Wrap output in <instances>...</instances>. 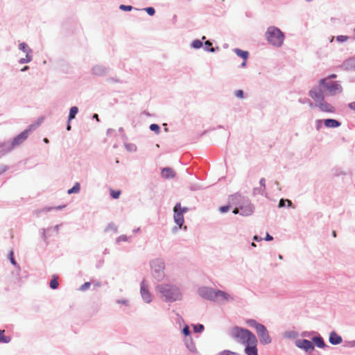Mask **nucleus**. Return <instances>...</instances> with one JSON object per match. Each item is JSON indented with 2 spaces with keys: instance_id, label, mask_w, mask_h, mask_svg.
Listing matches in <instances>:
<instances>
[{
  "instance_id": "60",
  "label": "nucleus",
  "mask_w": 355,
  "mask_h": 355,
  "mask_svg": "<svg viewBox=\"0 0 355 355\" xmlns=\"http://www.w3.org/2000/svg\"><path fill=\"white\" fill-rule=\"evenodd\" d=\"M7 169H8V167L6 166H4V165L0 166V174L5 172L6 171H7Z\"/></svg>"
},
{
  "instance_id": "20",
  "label": "nucleus",
  "mask_w": 355,
  "mask_h": 355,
  "mask_svg": "<svg viewBox=\"0 0 355 355\" xmlns=\"http://www.w3.org/2000/svg\"><path fill=\"white\" fill-rule=\"evenodd\" d=\"M329 341L331 345H336L342 343L343 338L336 331H331L329 334Z\"/></svg>"
},
{
  "instance_id": "56",
  "label": "nucleus",
  "mask_w": 355,
  "mask_h": 355,
  "mask_svg": "<svg viewBox=\"0 0 355 355\" xmlns=\"http://www.w3.org/2000/svg\"><path fill=\"white\" fill-rule=\"evenodd\" d=\"M346 346L349 347H355V340H351V341H347Z\"/></svg>"
},
{
  "instance_id": "47",
  "label": "nucleus",
  "mask_w": 355,
  "mask_h": 355,
  "mask_svg": "<svg viewBox=\"0 0 355 355\" xmlns=\"http://www.w3.org/2000/svg\"><path fill=\"white\" fill-rule=\"evenodd\" d=\"M219 355H239L238 353L232 352L230 350H223Z\"/></svg>"
},
{
  "instance_id": "11",
  "label": "nucleus",
  "mask_w": 355,
  "mask_h": 355,
  "mask_svg": "<svg viewBox=\"0 0 355 355\" xmlns=\"http://www.w3.org/2000/svg\"><path fill=\"white\" fill-rule=\"evenodd\" d=\"M297 347L303 349L306 353L311 354L315 349L311 341L306 339H297L295 341Z\"/></svg>"
},
{
  "instance_id": "2",
  "label": "nucleus",
  "mask_w": 355,
  "mask_h": 355,
  "mask_svg": "<svg viewBox=\"0 0 355 355\" xmlns=\"http://www.w3.org/2000/svg\"><path fill=\"white\" fill-rule=\"evenodd\" d=\"M319 89L322 96L329 97L334 96L343 92V89L340 82L329 80L328 78H322L318 82V85L313 87L310 90Z\"/></svg>"
},
{
  "instance_id": "46",
  "label": "nucleus",
  "mask_w": 355,
  "mask_h": 355,
  "mask_svg": "<svg viewBox=\"0 0 355 355\" xmlns=\"http://www.w3.org/2000/svg\"><path fill=\"white\" fill-rule=\"evenodd\" d=\"M121 194V191H114V190H111V193H110V195L111 196L114 198V199H117L119 198V196Z\"/></svg>"
},
{
  "instance_id": "28",
  "label": "nucleus",
  "mask_w": 355,
  "mask_h": 355,
  "mask_svg": "<svg viewBox=\"0 0 355 355\" xmlns=\"http://www.w3.org/2000/svg\"><path fill=\"white\" fill-rule=\"evenodd\" d=\"M299 336L298 332L295 331H287L284 333V336L289 339H295Z\"/></svg>"
},
{
  "instance_id": "53",
  "label": "nucleus",
  "mask_w": 355,
  "mask_h": 355,
  "mask_svg": "<svg viewBox=\"0 0 355 355\" xmlns=\"http://www.w3.org/2000/svg\"><path fill=\"white\" fill-rule=\"evenodd\" d=\"M286 206V199L282 198L280 199L278 205L279 208H282Z\"/></svg>"
},
{
  "instance_id": "62",
  "label": "nucleus",
  "mask_w": 355,
  "mask_h": 355,
  "mask_svg": "<svg viewBox=\"0 0 355 355\" xmlns=\"http://www.w3.org/2000/svg\"><path fill=\"white\" fill-rule=\"evenodd\" d=\"M188 211H189V208H188V207H182L180 206V211H181V213H182L183 215H184V213L187 212Z\"/></svg>"
},
{
  "instance_id": "4",
  "label": "nucleus",
  "mask_w": 355,
  "mask_h": 355,
  "mask_svg": "<svg viewBox=\"0 0 355 355\" xmlns=\"http://www.w3.org/2000/svg\"><path fill=\"white\" fill-rule=\"evenodd\" d=\"M265 36L268 43L274 46L280 47L284 43V34L276 26H269Z\"/></svg>"
},
{
  "instance_id": "34",
  "label": "nucleus",
  "mask_w": 355,
  "mask_h": 355,
  "mask_svg": "<svg viewBox=\"0 0 355 355\" xmlns=\"http://www.w3.org/2000/svg\"><path fill=\"white\" fill-rule=\"evenodd\" d=\"M105 231V232L112 231L114 233H116L118 232V227L114 223H110L107 225V226L106 227Z\"/></svg>"
},
{
  "instance_id": "26",
  "label": "nucleus",
  "mask_w": 355,
  "mask_h": 355,
  "mask_svg": "<svg viewBox=\"0 0 355 355\" xmlns=\"http://www.w3.org/2000/svg\"><path fill=\"white\" fill-rule=\"evenodd\" d=\"M247 324L250 327L254 328L256 331L259 329H260L262 327V325H263L262 324H260V323L257 322V320H253V319H250V320H247Z\"/></svg>"
},
{
  "instance_id": "41",
  "label": "nucleus",
  "mask_w": 355,
  "mask_h": 355,
  "mask_svg": "<svg viewBox=\"0 0 355 355\" xmlns=\"http://www.w3.org/2000/svg\"><path fill=\"white\" fill-rule=\"evenodd\" d=\"M182 334L184 335L185 338L191 337V331L188 325H186L183 329H182Z\"/></svg>"
},
{
  "instance_id": "8",
  "label": "nucleus",
  "mask_w": 355,
  "mask_h": 355,
  "mask_svg": "<svg viewBox=\"0 0 355 355\" xmlns=\"http://www.w3.org/2000/svg\"><path fill=\"white\" fill-rule=\"evenodd\" d=\"M235 298L231 294L219 289H216L214 302L225 305L234 302Z\"/></svg>"
},
{
  "instance_id": "51",
  "label": "nucleus",
  "mask_w": 355,
  "mask_h": 355,
  "mask_svg": "<svg viewBox=\"0 0 355 355\" xmlns=\"http://www.w3.org/2000/svg\"><path fill=\"white\" fill-rule=\"evenodd\" d=\"M263 191H264V190L262 189L261 188H254L253 189L254 195H257V194L263 195Z\"/></svg>"
},
{
  "instance_id": "64",
  "label": "nucleus",
  "mask_w": 355,
  "mask_h": 355,
  "mask_svg": "<svg viewBox=\"0 0 355 355\" xmlns=\"http://www.w3.org/2000/svg\"><path fill=\"white\" fill-rule=\"evenodd\" d=\"M37 128L36 125L32 124L26 130H30V133Z\"/></svg>"
},
{
  "instance_id": "12",
  "label": "nucleus",
  "mask_w": 355,
  "mask_h": 355,
  "mask_svg": "<svg viewBox=\"0 0 355 355\" xmlns=\"http://www.w3.org/2000/svg\"><path fill=\"white\" fill-rule=\"evenodd\" d=\"M257 334L261 344L265 345L271 343V337L270 336L266 327L263 324L257 331Z\"/></svg>"
},
{
  "instance_id": "1",
  "label": "nucleus",
  "mask_w": 355,
  "mask_h": 355,
  "mask_svg": "<svg viewBox=\"0 0 355 355\" xmlns=\"http://www.w3.org/2000/svg\"><path fill=\"white\" fill-rule=\"evenodd\" d=\"M155 290L159 293L166 302H173L182 299V292L179 286L173 284H162L155 286Z\"/></svg>"
},
{
  "instance_id": "39",
  "label": "nucleus",
  "mask_w": 355,
  "mask_h": 355,
  "mask_svg": "<svg viewBox=\"0 0 355 355\" xmlns=\"http://www.w3.org/2000/svg\"><path fill=\"white\" fill-rule=\"evenodd\" d=\"M59 286L58 282L56 278H53L50 282V287L52 289H56Z\"/></svg>"
},
{
  "instance_id": "19",
  "label": "nucleus",
  "mask_w": 355,
  "mask_h": 355,
  "mask_svg": "<svg viewBox=\"0 0 355 355\" xmlns=\"http://www.w3.org/2000/svg\"><path fill=\"white\" fill-rule=\"evenodd\" d=\"M13 149L10 145V141L0 142V157L12 151Z\"/></svg>"
},
{
  "instance_id": "57",
  "label": "nucleus",
  "mask_w": 355,
  "mask_h": 355,
  "mask_svg": "<svg viewBox=\"0 0 355 355\" xmlns=\"http://www.w3.org/2000/svg\"><path fill=\"white\" fill-rule=\"evenodd\" d=\"M286 202H287V207H291V208H295V206L293 204L292 201L288 200V199H286Z\"/></svg>"
},
{
  "instance_id": "58",
  "label": "nucleus",
  "mask_w": 355,
  "mask_h": 355,
  "mask_svg": "<svg viewBox=\"0 0 355 355\" xmlns=\"http://www.w3.org/2000/svg\"><path fill=\"white\" fill-rule=\"evenodd\" d=\"M41 232H42V239L44 241H46V239H47V236H46V230L45 229H42Z\"/></svg>"
},
{
  "instance_id": "21",
  "label": "nucleus",
  "mask_w": 355,
  "mask_h": 355,
  "mask_svg": "<svg viewBox=\"0 0 355 355\" xmlns=\"http://www.w3.org/2000/svg\"><path fill=\"white\" fill-rule=\"evenodd\" d=\"M324 124L327 128H336L341 125V123L336 119H327L324 120Z\"/></svg>"
},
{
  "instance_id": "38",
  "label": "nucleus",
  "mask_w": 355,
  "mask_h": 355,
  "mask_svg": "<svg viewBox=\"0 0 355 355\" xmlns=\"http://www.w3.org/2000/svg\"><path fill=\"white\" fill-rule=\"evenodd\" d=\"M128 237L126 236V235H121L119 236H118L116 239V243L117 244L120 243L121 242H127L128 241Z\"/></svg>"
},
{
  "instance_id": "9",
  "label": "nucleus",
  "mask_w": 355,
  "mask_h": 355,
  "mask_svg": "<svg viewBox=\"0 0 355 355\" xmlns=\"http://www.w3.org/2000/svg\"><path fill=\"white\" fill-rule=\"evenodd\" d=\"M216 288L201 286L198 289V294L203 299L214 302Z\"/></svg>"
},
{
  "instance_id": "59",
  "label": "nucleus",
  "mask_w": 355,
  "mask_h": 355,
  "mask_svg": "<svg viewBox=\"0 0 355 355\" xmlns=\"http://www.w3.org/2000/svg\"><path fill=\"white\" fill-rule=\"evenodd\" d=\"M322 120L320 119H318L316 121V129L317 130H320V128H321V124H322Z\"/></svg>"
},
{
  "instance_id": "63",
  "label": "nucleus",
  "mask_w": 355,
  "mask_h": 355,
  "mask_svg": "<svg viewBox=\"0 0 355 355\" xmlns=\"http://www.w3.org/2000/svg\"><path fill=\"white\" fill-rule=\"evenodd\" d=\"M336 78H337V75L332 73V74L329 75L328 77H327L326 78H328L329 80H332V79H335Z\"/></svg>"
},
{
  "instance_id": "43",
  "label": "nucleus",
  "mask_w": 355,
  "mask_h": 355,
  "mask_svg": "<svg viewBox=\"0 0 355 355\" xmlns=\"http://www.w3.org/2000/svg\"><path fill=\"white\" fill-rule=\"evenodd\" d=\"M234 95L236 97L239 98H244V92L241 89H238L234 92Z\"/></svg>"
},
{
  "instance_id": "24",
  "label": "nucleus",
  "mask_w": 355,
  "mask_h": 355,
  "mask_svg": "<svg viewBox=\"0 0 355 355\" xmlns=\"http://www.w3.org/2000/svg\"><path fill=\"white\" fill-rule=\"evenodd\" d=\"M19 49L24 52L26 55L33 54V50L25 42H20L18 45Z\"/></svg>"
},
{
  "instance_id": "23",
  "label": "nucleus",
  "mask_w": 355,
  "mask_h": 355,
  "mask_svg": "<svg viewBox=\"0 0 355 355\" xmlns=\"http://www.w3.org/2000/svg\"><path fill=\"white\" fill-rule=\"evenodd\" d=\"M312 343L319 348L327 347L323 338L320 336H315L312 338Z\"/></svg>"
},
{
  "instance_id": "45",
  "label": "nucleus",
  "mask_w": 355,
  "mask_h": 355,
  "mask_svg": "<svg viewBox=\"0 0 355 355\" xmlns=\"http://www.w3.org/2000/svg\"><path fill=\"white\" fill-rule=\"evenodd\" d=\"M116 302L117 304H123L125 306H128L130 305V302L129 300H126V299H121V300H117L116 301Z\"/></svg>"
},
{
  "instance_id": "13",
  "label": "nucleus",
  "mask_w": 355,
  "mask_h": 355,
  "mask_svg": "<svg viewBox=\"0 0 355 355\" xmlns=\"http://www.w3.org/2000/svg\"><path fill=\"white\" fill-rule=\"evenodd\" d=\"M140 294L144 302L149 304L153 301V295L145 280H143L140 284Z\"/></svg>"
},
{
  "instance_id": "55",
  "label": "nucleus",
  "mask_w": 355,
  "mask_h": 355,
  "mask_svg": "<svg viewBox=\"0 0 355 355\" xmlns=\"http://www.w3.org/2000/svg\"><path fill=\"white\" fill-rule=\"evenodd\" d=\"M347 107L355 112V101L348 103Z\"/></svg>"
},
{
  "instance_id": "52",
  "label": "nucleus",
  "mask_w": 355,
  "mask_h": 355,
  "mask_svg": "<svg viewBox=\"0 0 355 355\" xmlns=\"http://www.w3.org/2000/svg\"><path fill=\"white\" fill-rule=\"evenodd\" d=\"M13 252L12 251H10V254H9V259L11 262V263L13 265V266H16L17 265V262L14 259V257H13Z\"/></svg>"
},
{
  "instance_id": "29",
  "label": "nucleus",
  "mask_w": 355,
  "mask_h": 355,
  "mask_svg": "<svg viewBox=\"0 0 355 355\" xmlns=\"http://www.w3.org/2000/svg\"><path fill=\"white\" fill-rule=\"evenodd\" d=\"M33 54H28V55H26L25 58H20L18 62L20 64L29 63L33 60Z\"/></svg>"
},
{
  "instance_id": "22",
  "label": "nucleus",
  "mask_w": 355,
  "mask_h": 355,
  "mask_svg": "<svg viewBox=\"0 0 355 355\" xmlns=\"http://www.w3.org/2000/svg\"><path fill=\"white\" fill-rule=\"evenodd\" d=\"M175 172L171 168L166 167L162 171V176L166 179H171L175 177Z\"/></svg>"
},
{
  "instance_id": "50",
  "label": "nucleus",
  "mask_w": 355,
  "mask_h": 355,
  "mask_svg": "<svg viewBox=\"0 0 355 355\" xmlns=\"http://www.w3.org/2000/svg\"><path fill=\"white\" fill-rule=\"evenodd\" d=\"M229 209H230V206H228V205L221 206L219 207V211L222 214L227 212L229 211Z\"/></svg>"
},
{
  "instance_id": "33",
  "label": "nucleus",
  "mask_w": 355,
  "mask_h": 355,
  "mask_svg": "<svg viewBox=\"0 0 355 355\" xmlns=\"http://www.w3.org/2000/svg\"><path fill=\"white\" fill-rule=\"evenodd\" d=\"M80 190V185L78 182H76L75 184L73 186L72 188L68 190L67 193L69 194L71 193H77Z\"/></svg>"
},
{
  "instance_id": "31",
  "label": "nucleus",
  "mask_w": 355,
  "mask_h": 355,
  "mask_svg": "<svg viewBox=\"0 0 355 355\" xmlns=\"http://www.w3.org/2000/svg\"><path fill=\"white\" fill-rule=\"evenodd\" d=\"M332 175L334 177H339L341 175H347L348 173L340 168H334L331 171Z\"/></svg>"
},
{
  "instance_id": "15",
  "label": "nucleus",
  "mask_w": 355,
  "mask_h": 355,
  "mask_svg": "<svg viewBox=\"0 0 355 355\" xmlns=\"http://www.w3.org/2000/svg\"><path fill=\"white\" fill-rule=\"evenodd\" d=\"M258 343V340L257 337H255L253 340L250 342L244 344L245 345V354L246 355H259L258 349L257 347Z\"/></svg>"
},
{
  "instance_id": "17",
  "label": "nucleus",
  "mask_w": 355,
  "mask_h": 355,
  "mask_svg": "<svg viewBox=\"0 0 355 355\" xmlns=\"http://www.w3.org/2000/svg\"><path fill=\"white\" fill-rule=\"evenodd\" d=\"M184 343L186 347L191 353L195 355L199 354V352L191 337L184 338Z\"/></svg>"
},
{
  "instance_id": "35",
  "label": "nucleus",
  "mask_w": 355,
  "mask_h": 355,
  "mask_svg": "<svg viewBox=\"0 0 355 355\" xmlns=\"http://www.w3.org/2000/svg\"><path fill=\"white\" fill-rule=\"evenodd\" d=\"M191 46L196 49H200L202 46V42L200 40H194L191 42Z\"/></svg>"
},
{
  "instance_id": "16",
  "label": "nucleus",
  "mask_w": 355,
  "mask_h": 355,
  "mask_svg": "<svg viewBox=\"0 0 355 355\" xmlns=\"http://www.w3.org/2000/svg\"><path fill=\"white\" fill-rule=\"evenodd\" d=\"M109 72V68L102 64H96L92 68V73L96 76H104Z\"/></svg>"
},
{
  "instance_id": "18",
  "label": "nucleus",
  "mask_w": 355,
  "mask_h": 355,
  "mask_svg": "<svg viewBox=\"0 0 355 355\" xmlns=\"http://www.w3.org/2000/svg\"><path fill=\"white\" fill-rule=\"evenodd\" d=\"M340 67L344 70H355V57L345 60L340 65Z\"/></svg>"
},
{
  "instance_id": "36",
  "label": "nucleus",
  "mask_w": 355,
  "mask_h": 355,
  "mask_svg": "<svg viewBox=\"0 0 355 355\" xmlns=\"http://www.w3.org/2000/svg\"><path fill=\"white\" fill-rule=\"evenodd\" d=\"M125 149L129 152H135L137 150V146L134 144H125Z\"/></svg>"
},
{
  "instance_id": "42",
  "label": "nucleus",
  "mask_w": 355,
  "mask_h": 355,
  "mask_svg": "<svg viewBox=\"0 0 355 355\" xmlns=\"http://www.w3.org/2000/svg\"><path fill=\"white\" fill-rule=\"evenodd\" d=\"M119 9L123 11H131L134 8L132 6L120 5Z\"/></svg>"
},
{
  "instance_id": "44",
  "label": "nucleus",
  "mask_w": 355,
  "mask_h": 355,
  "mask_svg": "<svg viewBox=\"0 0 355 355\" xmlns=\"http://www.w3.org/2000/svg\"><path fill=\"white\" fill-rule=\"evenodd\" d=\"M193 329H194L195 332L199 333L204 330V326L201 324H198L194 325Z\"/></svg>"
},
{
  "instance_id": "30",
  "label": "nucleus",
  "mask_w": 355,
  "mask_h": 355,
  "mask_svg": "<svg viewBox=\"0 0 355 355\" xmlns=\"http://www.w3.org/2000/svg\"><path fill=\"white\" fill-rule=\"evenodd\" d=\"M4 330L0 329V343H8L10 342L11 338L9 336H6L4 335Z\"/></svg>"
},
{
  "instance_id": "3",
  "label": "nucleus",
  "mask_w": 355,
  "mask_h": 355,
  "mask_svg": "<svg viewBox=\"0 0 355 355\" xmlns=\"http://www.w3.org/2000/svg\"><path fill=\"white\" fill-rule=\"evenodd\" d=\"M309 95L314 101V106L320 111L331 114L336 112L335 107L325 100V96H322L319 89L310 90Z\"/></svg>"
},
{
  "instance_id": "49",
  "label": "nucleus",
  "mask_w": 355,
  "mask_h": 355,
  "mask_svg": "<svg viewBox=\"0 0 355 355\" xmlns=\"http://www.w3.org/2000/svg\"><path fill=\"white\" fill-rule=\"evenodd\" d=\"M91 286V284L90 282H85L84 283L80 288V291H85L86 290H87Z\"/></svg>"
},
{
  "instance_id": "48",
  "label": "nucleus",
  "mask_w": 355,
  "mask_h": 355,
  "mask_svg": "<svg viewBox=\"0 0 355 355\" xmlns=\"http://www.w3.org/2000/svg\"><path fill=\"white\" fill-rule=\"evenodd\" d=\"M144 10L146 11V12L150 15V16H153L154 15L155 12V10L154 9V8L153 7H148V8H146L144 9Z\"/></svg>"
},
{
  "instance_id": "27",
  "label": "nucleus",
  "mask_w": 355,
  "mask_h": 355,
  "mask_svg": "<svg viewBox=\"0 0 355 355\" xmlns=\"http://www.w3.org/2000/svg\"><path fill=\"white\" fill-rule=\"evenodd\" d=\"M78 112V108L76 106L71 107L69 110V114L68 116V121H70L71 120L75 119L76 115Z\"/></svg>"
},
{
  "instance_id": "54",
  "label": "nucleus",
  "mask_w": 355,
  "mask_h": 355,
  "mask_svg": "<svg viewBox=\"0 0 355 355\" xmlns=\"http://www.w3.org/2000/svg\"><path fill=\"white\" fill-rule=\"evenodd\" d=\"M259 184L263 187L262 189L264 190L265 188H266V180H265V178H261L260 180H259Z\"/></svg>"
},
{
  "instance_id": "25",
  "label": "nucleus",
  "mask_w": 355,
  "mask_h": 355,
  "mask_svg": "<svg viewBox=\"0 0 355 355\" xmlns=\"http://www.w3.org/2000/svg\"><path fill=\"white\" fill-rule=\"evenodd\" d=\"M234 52L236 54L237 56L241 58L244 60H247L249 57V53L247 51H243L240 49H234Z\"/></svg>"
},
{
  "instance_id": "40",
  "label": "nucleus",
  "mask_w": 355,
  "mask_h": 355,
  "mask_svg": "<svg viewBox=\"0 0 355 355\" xmlns=\"http://www.w3.org/2000/svg\"><path fill=\"white\" fill-rule=\"evenodd\" d=\"M336 39L337 42L343 43L347 42L349 40V37L346 35H338Z\"/></svg>"
},
{
  "instance_id": "32",
  "label": "nucleus",
  "mask_w": 355,
  "mask_h": 355,
  "mask_svg": "<svg viewBox=\"0 0 355 355\" xmlns=\"http://www.w3.org/2000/svg\"><path fill=\"white\" fill-rule=\"evenodd\" d=\"M212 43L209 40H207L205 42V47L204 49L205 51L214 53L216 51V49L211 47Z\"/></svg>"
},
{
  "instance_id": "6",
  "label": "nucleus",
  "mask_w": 355,
  "mask_h": 355,
  "mask_svg": "<svg viewBox=\"0 0 355 355\" xmlns=\"http://www.w3.org/2000/svg\"><path fill=\"white\" fill-rule=\"evenodd\" d=\"M231 336L239 343L245 344L253 340L256 336L250 331L239 327H234L231 331Z\"/></svg>"
},
{
  "instance_id": "14",
  "label": "nucleus",
  "mask_w": 355,
  "mask_h": 355,
  "mask_svg": "<svg viewBox=\"0 0 355 355\" xmlns=\"http://www.w3.org/2000/svg\"><path fill=\"white\" fill-rule=\"evenodd\" d=\"M30 134V130H25L18 135H17L11 142L10 145L12 149L20 146L28 137Z\"/></svg>"
},
{
  "instance_id": "10",
  "label": "nucleus",
  "mask_w": 355,
  "mask_h": 355,
  "mask_svg": "<svg viewBox=\"0 0 355 355\" xmlns=\"http://www.w3.org/2000/svg\"><path fill=\"white\" fill-rule=\"evenodd\" d=\"M173 219L175 223L178 225V228H181L184 224V216L180 211V203L178 202L173 207ZM178 230L177 227H175L173 229V231L175 232Z\"/></svg>"
},
{
  "instance_id": "37",
  "label": "nucleus",
  "mask_w": 355,
  "mask_h": 355,
  "mask_svg": "<svg viewBox=\"0 0 355 355\" xmlns=\"http://www.w3.org/2000/svg\"><path fill=\"white\" fill-rule=\"evenodd\" d=\"M150 130L151 131H153L155 132L157 135H159V132H160V128L159 126L156 124V123H153L151 125H150V127H149Z\"/></svg>"
},
{
  "instance_id": "7",
  "label": "nucleus",
  "mask_w": 355,
  "mask_h": 355,
  "mask_svg": "<svg viewBox=\"0 0 355 355\" xmlns=\"http://www.w3.org/2000/svg\"><path fill=\"white\" fill-rule=\"evenodd\" d=\"M254 207L248 198H242L233 210V214H241L243 216H248L253 214Z\"/></svg>"
},
{
  "instance_id": "5",
  "label": "nucleus",
  "mask_w": 355,
  "mask_h": 355,
  "mask_svg": "<svg viewBox=\"0 0 355 355\" xmlns=\"http://www.w3.org/2000/svg\"><path fill=\"white\" fill-rule=\"evenodd\" d=\"M150 272L157 282L164 280L165 275V261L162 258H155L150 261Z\"/></svg>"
},
{
  "instance_id": "61",
  "label": "nucleus",
  "mask_w": 355,
  "mask_h": 355,
  "mask_svg": "<svg viewBox=\"0 0 355 355\" xmlns=\"http://www.w3.org/2000/svg\"><path fill=\"white\" fill-rule=\"evenodd\" d=\"M265 240L267 241H270L273 240V237L271 235H270L268 233H267L266 235V237H265Z\"/></svg>"
}]
</instances>
